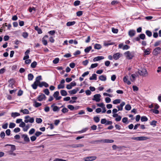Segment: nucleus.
<instances>
[{
  "label": "nucleus",
  "mask_w": 161,
  "mask_h": 161,
  "mask_svg": "<svg viewBox=\"0 0 161 161\" xmlns=\"http://www.w3.org/2000/svg\"><path fill=\"white\" fill-rule=\"evenodd\" d=\"M42 80L41 75L37 76L36 78V80L34 83L31 85V86L34 89H36L37 86L41 82L40 80Z\"/></svg>",
  "instance_id": "1"
},
{
  "label": "nucleus",
  "mask_w": 161,
  "mask_h": 161,
  "mask_svg": "<svg viewBox=\"0 0 161 161\" xmlns=\"http://www.w3.org/2000/svg\"><path fill=\"white\" fill-rule=\"evenodd\" d=\"M134 53L133 52H130L127 51L124 53V55L126 58L128 59H131L134 57Z\"/></svg>",
  "instance_id": "2"
},
{
  "label": "nucleus",
  "mask_w": 161,
  "mask_h": 161,
  "mask_svg": "<svg viewBox=\"0 0 161 161\" xmlns=\"http://www.w3.org/2000/svg\"><path fill=\"white\" fill-rule=\"evenodd\" d=\"M138 73L141 76L143 77H146L148 75L147 71L145 69H143L141 70H139L138 71Z\"/></svg>",
  "instance_id": "3"
},
{
  "label": "nucleus",
  "mask_w": 161,
  "mask_h": 161,
  "mask_svg": "<svg viewBox=\"0 0 161 161\" xmlns=\"http://www.w3.org/2000/svg\"><path fill=\"white\" fill-rule=\"evenodd\" d=\"M25 123L30 122L32 123L34 122V119L33 117L31 118L29 116L27 115L25 117Z\"/></svg>",
  "instance_id": "4"
},
{
  "label": "nucleus",
  "mask_w": 161,
  "mask_h": 161,
  "mask_svg": "<svg viewBox=\"0 0 161 161\" xmlns=\"http://www.w3.org/2000/svg\"><path fill=\"white\" fill-rule=\"evenodd\" d=\"M101 95L100 94H96L94 95L93 98L92 100L93 101H95L96 102H99L101 100L100 97Z\"/></svg>",
  "instance_id": "5"
},
{
  "label": "nucleus",
  "mask_w": 161,
  "mask_h": 161,
  "mask_svg": "<svg viewBox=\"0 0 161 161\" xmlns=\"http://www.w3.org/2000/svg\"><path fill=\"white\" fill-rule=\"evenodd\" d=\"M46 99V97L45 95L43 94H41L39 95L37 97V99L39 101H42L45 100Z\"/></svg>",
  "instance_id": "6"
},
{
  "label": "nucleus",
  "mask_w": 161,
  "mask_h": 161,
  "mask_svg": "<svg viewBox=\"0 0 161 161\" xmlns=\"http://www.w3.org/2000/svg\"><path fill=\"white\" fill-rule=\"evenodd\" d=\"M97 157L96 156H89L84 158V160L85 161H92L96 159Z\"/></svg>",
  "instance_id": "7"
},
{
  "label": "nucleus",
  "mask_w": 161,
  "mask_h": 161,
  "mask_svg": "<svg viewBox=\"0 0 161 161\" xmlns=\"http://www.w3.org/2000/svg\"><path fill=\"white\" fill-rule=\"evenodd\" d=\"M161 51V48L159 47H158L154 49L153 52V55H157L160 53Z\"/></svg>",
  "instance_id": "8"
},
{
  "label": "nucleus",
  "mask_w": 161,
  "mask_h": 161,
  "mask_svg": "<svg viewBox=\"0 0 161 161\" xmlns=\"http://www.w3.org/2000/svg\"><path fill=\"white\" fill-rule=\"evenodd\" d=\"M63 107V106H62L61 107L59 108L56 106H54V104H53L51 105V107L52 108L54 112L58 111L61 108Z\"/></svg>",
  "instance_id": "9"
},
{
  "label": "nucleus",
  "mask_w": 161,
  "mask_h": 161,
  "mask_svg": "<svg viewBox=\"0 0 161 161\" xmlns=\"http://www.w3.org/2000/svg\"><path fill=\"white\" fill-rule=\"evenodd\" d=\"M59 95V92L58 91L55 92L53 94V96L56 100H59L62 98L61 97L58 96Z\"/></svg>",
  "instance_id": "10"
},
{
  "label": "nucleus",
  "mask_w": 161,
  "mask_h": 161,
  "mask_svg": "<svg viewBox=\"0 0 161 161\" xmlns=\"http://www.w3.org/2000/svg\"><path fill=\"white\" fill-rule=\"evenodd\" d=\"M8 82L9 83L8 86L13 88H14V85L15 83L14 80L13 79H11L8 80Z\"/></svg>",
  "instance_id": "11"
},
{
  "label": "nucleus",
  "mask_w": 161,
  "mask_h": 161,
  "mask_svg": "<svg viewBox=\"0 0 161 161\" xmlns=\"http://www.w3.org/2000/svg\"><path fill=\"white\" fill-rule=\"evenodd\" d=\"M136 34V31L134 30H130L128 32V35L130 37L134 36Z\"/></svg>",
  "instance_id": "12"
},
{
  "label": "nucleus",
  "mask_w": 161,
  "mask_h": 161,
  "mask_svg": "<svg viewBox=\"0 0 161 161\" xmlns=\"http://www.w3.org/2000/svg\"><path fill=\"white\" fill-rule=\"evenodd\" d=\"M38 86L40 87H42L43 86H45V87H47L49 86V85L45 82L42 81L40 83Z\"/></svg>",
  "instance_id": "13"
},
{
  "label": "nucleus",
  "mask_w": 161,
  "mask_h": 161,
  "mask_svg": "<svg viewBox=\"0 0 161 161\" xmlns=\"http://www.w3.org/2000/svg\"><path fill=\"white\" fill-rule=\"evenodd\" d=\"M125 103L123 102L121 103L119 105L117 106V108H118V111H121L123 110V107L125 105Z\"/></svg>",
  "instance_id": "14"
},
{
  "label": "nucleus",
  "mask_w": 161,
  "mask_h": 161,
  "mask_svg": "<svg viewBox=\"0 0 161 161\" xmlns=\"http://www.w3.org/2000/svg\"><path fill=\"white\" fill-rule=\"evenodd\" d=\"M22 137L23 138L25 142H29L30 141L29 137L26 134H23L22 135Z\"/></svg>",
  "instance_id": "15"
},
{
  "label": "nucleus",
  "mask_w": 161,
  "mask_h": 161,
  "mask_svg": "<svg viewBox=\"0 0 161 161\" xmlns=\"http://www.w3.org/2000/svg\"><path fill=\"white\" fill-rule=\"evenodd\" d=\"M123 81L124 82L126 83L128 85L131 84V82L128 80V76H125L123 78Z\"/></svg>",
  "instance_id": "16"
},
{
  "label": "nucleus",
  "mask_w": 161,
  "mask_h": 161,
  "mask_svg": "<svg viewBox=\"0 0 161 161\" xmlns=\"http://www.w3.org/2000/svg\"><path fill=\"white\" fill-rule=\"evenodd\" d=\"M79 91L78 88H76L69 91V94H75L76 93Z\"/></svg>",
  "instance_id": "17"
},
{
  "label": "nucleus",
  "mask_w": 161,
  "mask_h": 161,
  "mask_svg": "<svg viewBox=\"0 0 161 161\" xmlns=\"http://www.w3.org/2000/svg\"><path fill=\"white\" fill-rule=\"evenodd\" d=\"M113 57L114 59L117 60L120 57V53H116L113 55Z\"/></svg>",
  "instance_id": "18"
},
{
  "label": "nucleus",
  "mask_w": 161,
  "mask_h": 161,
  "mask_svg": "<svg viewBox=\"0 0 161 161\" xmlns=\"http://www.w3.org/2000/svg\"><path fill=\"white\" fill-rule=\"evenodd\" d=\"M20 115V114L17 112H13L11 114V116L14 118H15L16 117L19 116Z\"/></svg>",
  "instance_id": "19"
},
{
  "label": "nucleus",
  "mask_w": 161,
  "mask_h": 161,
  "mask_svg": "<svg viewBox=\"0 0 161 161\" xmlns=\"http://www.w3.org/2000/svg\"><path fill=\"white\" fill-rule=\"evenodd\" d=\"M104 58V57L103 56H98L96 57H95L93 59V61H97L98 60H100L102 59H103Z\"/></svg>",
  "instance_id": "20"
},
{
  "label": "nucleus",
  "mask_w": 161,
  "mask_h": 161,
  "mask_svg": "<svg viewBox=\"0 0 161 161\" xmlns=\"http://www.w3.org/2000/svg\"><path fill=\"white\" fill-rule=\"evenodd\" d=\"M35 30L39 34H42V31L41 29L39 28L37 26L35 27Z\"/></svg>",
  "instance_id": "21"
},
{
  "label": "nucleus",
  "mask_w": 161,
  "mask_h": 161,
  "mask_svg": "<svg viewBox=\"0 0 161 161\" xmlns=\"http://www.w3.org/2000/svg\"><path fill=\"white\" fill-rule=\"evenodd\" d=\"M131 78H130V80L132 82H134L135 81L136 78L137 77V76L135 74H133L131 75Z\"/></svg>",
  "instance_id": "22"
},
{
  "label": "nucleus",
  "mask_w": 161,
  "mask_h": 161,
  "mask_svg": "<svg viewBox=\"0 0 161 161\" xmlns=\"http://www.w3.org/2000/svg\"><path fill=\"white\" fill-rule=\"evenodd\" d=\"M99 79L101 81H105L106 79V76L105 75H101L99 77Z\"/></svg>",
  "instance_id": "23"
},
{
  "label": "nucleus",
  "mask_w": 161,
  "mask_h": 161,
  "mask_svg": "<svg viewBox=\"0 0 161 161\" xmlns=\"http://www.w3.org/2000/svg\"><path fill=\"white\" fill-rule=\"evenodd\" d=\"M97 79V75L95 74H93L92 76L89 78V79L90 80H96Z\"/></svg>",
  "instance_id": "24"
},
{
  "label": "nucleus",
  "mask_w": 161,
  "mask_h": 161,
  "mask_svg": "<svg viewBox=\"0 0 161 161\" xmlns=\"http://www.w3.org/2000/svg\"><path fill=\"white\" fill-rule=\"evenodd\" d=\"M11 146V151H14L15 150L16 148L15 145L11 144H7L5 146Z\"/></svg>",
  "instance_id": "25"
},
{
  "label": "nucleus",
  "mask_w": 161,
  "mask_h": 161,
  "mask_svg": "<svg viewBox=\"0 0 161 161\" xmlns=\"http://www.w3.org/2000/svg\"><path fill=\"white\" fill-rule=\"evenodd\" d=\"M149 138L146 136L139 137V141H144L149 139Z\"/></svg>",
  "instance_id": "26"
},
{
  "label": "nucleus",
  "mask_w": 161,
  "mask_h": 161,
  "mask_svg": "<svg viewBox=\"0 0 161 161\" xmlns=\"http://www.w3.org/2000/svg\"><path fill=\"white\" fill-rule=\"evenodd\" d=\"M150 49L149 48H147L146 49H144V55H149L150 53Z\"/></svg>",
  "instance_id": "27"
},
{
  "label": "nucleus",
  "mask_w": 161,
  "mask_h": 161,
  "mask_svg": "<svg viewBox=\"0 0 161 161\" xmlns=\"http://www.w3.org/2000/svg\"><path fill=\"white\" fill-rule=\"evenodd\" d=\"M20 112H22L24 114H28L29 113V112L27 109H22L20 110Z\"/></svg>",
  "instance_id": "28"
},
{
  "label": "nucleus",
  "mask_w": 161,
  "mask_h": 161,
  "mask_svg": "<svg viewBox=\"0 0 161 161\" xmlns=\"http://www.w3.org/2000/svg\"><path fill=\"white\" fill-rule=\"evenodd\" d=\"M75 24V21H69L68 22L67 24L66 25L67 26H70L74 25Z\"/></svg>",
  "instance_id": "29"
},
{
  "label": "nucleus",
  "mask_w": 161,
  "mask_h": 161,
  "mask_svg": "<svg viewBox=\"0 0 161 161\" xmlns=\"http://www.w3.org/2000/svg\"><path fill=\"white\" fill-rule=\"evenodd\" d=\"M114 142V140L109 139H105L103 141V142L106 143H111L113 142Z\"/></svg>",
  "instance_id": "30"
},
{
  "label": "nucleus",
  "mask_w": 161,
  "mask_h": 161,
  "mask_svg": "<svg viewBox=\"0 0 161 161\" xmlns=\"http://www.w3.org/2000/svg\"><path fill=\"white\" fill-rule=\"evenodd\" d=\"M60 93L63 96H65L67 95V92L64 90H61L60 91Z\"/></svg>",
  "instance_id": "31"
},
{
  "label": "nucleus",
  "mask_w": 161,
  "mask_h": 161,
  "mask_svg": "<svg viewBox=\"0 0 161 161\" xmlns=\"http://www.w3.org/2000/svg\"><path fill=\"white\" fill-rule=\"evenodd\" d=\"M145 33L149 37H150L152 36V32L149 30H146Z\"/></svg>",
  "instance_id": "32"
},
{
  "label": "nucleus",
  "mask_w": 161,
  "mask_h": 161,
  "mask_svg": "<svg viewBox=\"0 0 161 161\" xmlns=\"http://www.w3.org/2000/svg\"><path fill=\"white\" fill-rule=\"evenodd\" d=\"M69 43L71 44H72L74 43L75 45H76L78 44V42L75 40H74L71 39L69 40Z\"/></svg>",
  "instance_id": "33"
},
{
  "label": "nucleus",
  "mask_w": 161,
  "mask_h": 161,
  "mask_svg": "<svg viewBox=\"0 0 161 161\" xmlns=\"http://www.w3.org/2000/svg\"><path fill=\"white\" fill-rule=\"evenodd\" d=\"M34 78V76L32 74H29L28 75V80H31Z\"/></svg>",
  "instance_id": "34"
},
{
  "label": "nucleus",
  "mask_w": 161,
  "mask_h": 161,
  "mask_svg": "<svg viewBox=\"0 0 161 161\" xmlns=\"http://www.w3.org/2000/svg\"><path fill=\"white\" fill-rule=\"evenodd\" d=\"M94 47L95 49H99L101 48L102 47L100 44H95Z\"/></svg>",
  "instance_id": "35"
},
{
  "label": "nucleus",
  "mask_w": 161,
  "mask_h": 161,
  "mask_svg": "<svg viewBox=\"0 0 161 161\" xmlns=\"http://www.w3.org/2000/svg\"><path fill=\"white\" fill-rule=\"evenodd\" d=\"M141 120L142 122H145L147 121L148 119L145 116H142L141 117Z\"/></svg>",
  "instance_id": "36"
},
{
  "label": "nucleus",
  "mask_w": 161,
  "mask_h": 161,
  "mask_svg": "<svg viewBox=\"0 0 161 161\" xmlns=\"http://www.w3.org/2000/svg\"><path fill=\"white\" fill-rule=\"evenodd\" d=\"M41 105H42L41 103L37 102L36 101L35 102L34 104V106L35 107L37 108L41 106Z\"/></svg>",
  "instance_id": "37"
},
{
  "label": "nucleus",
  "mask_w": 161,
  "mask_h": 161,
  "mask_svg": "<svg viewBox=\"0 0 161 161\" xmlns=\"http://www.w3.org/2000/svg\"><path fill=\"white\" fill-rule=\"evenodd\" d=\"M121 100L120 99H117L114 100L113 103L114 104H116L120 103Z\"/></svg>",
  "instance_id": "38"
},
{
  "label": "nucleus",
  "mask_w": 161,
  "mask_h": 161,
  "mask_svg": "<svg viewBox=\"0 0 161 161\" xmlns=\"http://www.w3.org/2000/svg\"><path fill=\"white\" fill-rule=\"evenodd\" d=\"M91 46H89L88 47H87L85 49L84 51L86 53H88L89 52L90 50L92 49Z\"/></svg>",
  "instance_id": "39"
},
{
  "label": "nucleus",
  "mask_w": 161,
  "mask_h": 161,
  "mask_svg": "<svg viewBox=\"0 0 161 161\" xmlns=\"http://www.w3.org/2000/svg\"><path fill=\"white\" fill-rule=\"evenodd\" d=\"M139 36L140 37V39L143 40H144L146 38V36L143 33L140 34L139 35Z\"/></svg>",
  "instance_id": "40"
},
{
  "label": "nucleus",
  "mask_w": 161,
  "mask_h": 161,
  "mask_svg": "<svg viewBox=\"0 0 161 161\" xmlns=\"http://www.w3.org/2000/svg\"><path fill=\"white\" fill-rule=\"evenodd\" d=\"M125 109L126 110H130L131 109V107L129 104H127L125 105Z\"/></svg>",
  "instance_id": "41"
},
{
  "label": "nucleus",
  "mask_w": 161,
  "mask_h": 161,
  "mask_svg": "<svg viewBox=\"0 0 161 161\" xmlns=\"http://www.w3.org/2000/svg\"><path fill=\"white\" fill-rule=\"evenodd\" d=\"M161 43V41L159 40L156 42L154 44V47H157L159 46Z\"/></svg>",
  "instance_id": "42"
},
{
  "label": "nucleus",
  "mask_w": 161,
  "mask_h": 161,
  "mask_svg": "<svg viewBox=\"0 0 161 161\" xmlns=\"http://www.w3.org/2000/svg\"><path fill=\"white\" fill-rule=\"evenodd\" d=\"M36 62L34 61L31 64V66L32 68H35L36 67Z\"/></svg>",
  "instance_id": "43"
},
{
  "label": "nucleus",
  "mask_w": 161,
  "mask_h": 161,
  "mask_svg": "<svg viewBox=\"0 0 161 161\" xmlns=\"http://www.w3.org/2000/svg\"><path fill=\"white\" fill-rule=\"evenodd\" d=\"M98 65V64L97 63L93 64H91L90 67L89 68V69H91L97 67Z\"/></svg>",
  "instance_id": "44"
},
{
  "label": "nucleus",
  "mask_w": 161,
  "mask_h": 161,
  "mask_svg": "<svg viewBox=\"0 0 161 161\" xmlns=\"http://www.w3.org/2000/svg\"><path fill=\"white\" fill-rule=\"evenodd\" d=\"M16 125L14 123H10L9 125V127L10 128H13Z\"/></svg>",
  "instance_id": "45"
},
{
  "label": "nucleus",
  "mask_w": 161,
  "mask_h": 161,
  "mask_svg": "<svg viewBox=\"0 0 161 161\" xmlns=\"http://www.w3.org/2000/svg\"><path fill=\"white\" fill-rule=\"evenodd\" d=\"M68 109L65 107L64 108L61 110L62 112L64 114L67 113L68 112Z\"/></svg>",
  "instance_id": "46"
},
{
  "label": "nucleus",
  "mask_w": 161,
  "mask_h": 161,
  "mask_svg": "<svg viewBox=\"0 0 161 161\" xmlns=\"http://www.w3.org/2000/svg\"><path fill=\"white\" fill-rule=\"evenodd\" d=\"M22 36L24 38H26L28 36V34L26 32H24L23 33Z\"/></svg>",
  "instance_id": "47"
},
{
  "label": "nucleus",
  "mask_w": 161,
  "mask_h": 161,
  "mask_svg": "<svg viewBox=\"0 0 161 161\" xmlns=\"http://www.w3.org/2000/svg\"><path fill=\"white\" fill-rule=\"evenodd\" d=\"M42 132H41L37 131L36 132L35 134V135L36 137H38L41 135H42Z\"/></svg>",
  "instance_id": "48"
},
{
  "label": "nucleus",
  "mask_w": 161,
  "mask_h": 161,
  "mask_svg": "<svg viewBox=\"0 0 161 161\" xmlns=\"http://www.w3.org/2000/svg\"><path fill=\"white\" fill-rule=\"evenodd\" d=\"M93 119L94 121L96 123L100 121L99 118L97 116L94 117L93 118Z\"/></svg>",
  "instance_id": "49"
},
{
  "label": "nucleus",
  "mask_w": 161,
  "mask_h": 161,
  "mask_svg": "<svg viewBox=\"0 0 161 161\" xmlns=\"http://www.w3.org/2000/svg\"><path fill=\"white\" fill-rule=\"evenodd\" d=\"M35 131V130L34 128H32L29 131V133L30 135L33 134Z\"/></svg>",
  "instance_id": "50"
},
{
  "label": "nucleus",
  "mask_w": 161,
  "mask_h": 161,
  "mask_svg": "<svg viewBox=\"0 0 161 161\" xmlns=\"http://www.w3.org/2000/svg\"><path fill=\"white\" fill-rule=\"evenodd\" d=\"M68 108L71 110H73L75 109V107L72 105H68L67 106Z\"/></svg>",
  "instance_id": "51"
},
{
  "label": "nucleus",
  "mask_w": 161,
  "mask_h": 161,
  "mask_svg": "<svg viewBox=\"0 0 161 161\" xmlns=\"http://www.w3.org/2000/svg\"><path fill=\"white\" fill-rule=\"evenodd\" d=\"M151 111L156 114H158L159 113V111L156 109H152L151 110Z\"/></svg>",
  "instance_id": "52"
},
{
  "label": "nucleus",
  "mask_w": 161,
  "mask_h": 161,
  "mask_svg": "<svg viewBox=\"0 0 161 161\" xmlns=\"http://www.w3.org/2000/svg\"><path fill=\"white\" fill-rule=\"evenodd\" d=\"M36 122L37 123H41L42 122V119L40 118H36Z\"/></svg>",
  "instance_id": "53"
},
{
  "label": "nucleus",
  "mask_w": 161,
  "mask_h": 161,
  "mask_svg": "<svg viewBox=\"0 0 161 161\" xmlns=\"http://www.w3.org/2000/svg\"><path fill=\"white\" fill-rule=\"evenodd\" d=\"M43 92L47 95H48L49 94L50 92L48 89H45L43 90Z\"/></svg>",
  "instance_id": "54"
},
{
  "label": "nucleus",
  "mask_w": 161,
  "mask_h": 161,
  "mask_svg": "<svg viewBox=\"0 0 161 161\" xmlns=\"http://www.w3.org/2000/svg\"><path fill=\"white\" fill-rule=\"evenodd\" d=\"M64 87V84H60L58 85V89H63Z\"/></svg>",
  "instance_id": "55"
},
{
  "label": "nucleus",
  "mask_w": 161,
  "mask_h": 161,
  "mask_svg": "<svg viewBox=\"0 0 161 161\" xmlns=\"http://www.w3.org/2000/svg\"><path fill=\"white\" fill-rule=\"evenodd\" d=\"M80 1L78 0L75 1L74 3V5L75 6H77L80 5Z\"/></svg>",
  "instance_id": "56"
},
{
  "label": "nucleus",
  "mask_w": 161,
  "mask_h": 161,
  "mask_svg": "<svg viewBox=\"0 0 161 161\" xmlns=\"http://www.w3.org/2000/svg\"><path fill=\"white\" fill-rule=\"evenodd\" d=\"M25 122L23 121L21 122L20 124L19 125V126L21 127H24L25 126Z\"/></svg>",
  "instance_id": "57"
},
{
  "label": "nucleus",
  "mask_w": 161,
  "mask_h": 161,
  "mask_svg": "<svg viewBox=\"0 0 161 161\" xmlns=\"http://www.w3.org/2000/svg\"><path fill=\"white\" fill-rule=\"evenodd\" d=\"M59 60V58H56L53 60V62L54 64H57Z\"/></svg>",
  "instance_id": "58"
},
{
  "label": "nucleus",
  "mask_w": 161,
  "mask_h": 161,
  "mask_svg": "<svg viewBox=\"0 0 161 161\" xmlns=\"http://www.w3.org/2000/svg\"><path fill=\"white\" fill-rule=\"evenodd\" d=\"M30 139L32 142H34L36 140V137L35 136H33L31 137Z\"/></svg>",
  "instance_id": "59"
},
{
  "label": "nucleus",
  "mask_w": 161,
  "mask_h": 161,
  "mask_svg": "<svg viewBox=\"0 0 161 161\" xmlns=\"http://www.w3.org/2000/svg\"><path fill=\"white\" fill-rule=\"evenodd\" d=\"M130 48V47L127 45H125L124 46L122 47L123 50H127Z\"/></svg>",
  "instance_id": "60"
},
{
  "label": "nucleus",
  "mask_w": 161,
  "mask_h": 161,
  "mask_svg": "<svg viewBox=\"0 0 161 161\" xmlns=\"http://www.w3.org/2000/svg\"><path fill=\"white\" fill-rule=\"evenodd\" d=\"M88 128L86 127V128H85L83 129L82 130L80 131H79V132H80V133H84V132H85L87 130H88Z\"/></svg>",
  "instance_id": "61"
},
{
  "label": "nucleus",
  "mask_w": 161,
  "mask_h": 161,
  "mask_svg": "<svg viewBox=\"0 0 161 161\" xmlns=\"http://www.w3.org/2000/svg\"><path fill=\"white\" fill-rule=\"evenodd\" d=\"M105 101L106 103H109L111 101V99L109 97H107L105 98Z\"/></svg>",
  "instance_id": "62"
},
{
  "label": "nucleus",
  "mask_w": 161,
  "mask_h": 161,
  "mask_svg": "<svg viewBox=\"0 0 161 161\" xmlns=\"http://www.w3.org/2000/svg\"><path fill=\"white\" fill-rule=\"evenodd\" d=\"M107 120L105 119H102L101 121V123L102 124H106V123Z\"/></svg>",
  "instance_id": "63"
},
{
  "label": "nucleus",
  "mask_w": 161,
  "mask_h": 161,
  "mask_svg": "<svg viewBox=\"0 0 161 161\" xmlns=\"http://www.w3.org/2000/svg\"><path fill=\"white\" fill-rule=\"evenodd\" d=\"M53 161H66V160L61 158H56L54 159Z\"/></svg>",
  "instance_id": "64"
}]
</instances>
